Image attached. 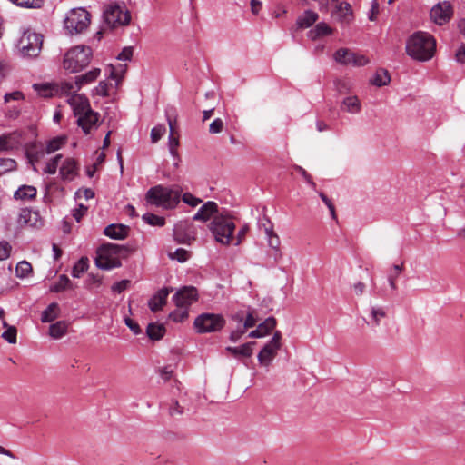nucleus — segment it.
<instances>
[{
    "label": "nucleus",
    "mask_w": 465,
    "mask_h": 465,
    "mask_svg": "<svg viewBox=\"0 0 465 465\" xmlns=\"http://www.w3.org/2000/svg\"><path fill=\"white\" fill-rule=\"evenodd\" d=\"M436 50V40L425 32L412 34L406 42V53L411 58L425 62L430 60Z\"/></svg>",
    "instance_id": "1"
},
{
    "label": "nucleus",
    "mask_w": 465,
    "mask_h": 465,
    "mask_svg": "<svg viewBox=\"0 0 465 465\" xmlns=\"http://www.w3.org/2000/svg\"><path fill=\"white\" fill-rule=\"evenodd\" d=\"M181 193L182 190L178 185H155L147 191L145 200L149 204L171 210L180 203Z\"/></svg>",
    "instance_id": "2"
},
{
    "label": "nucleus",
    "mask_w": 465,
    "mask_h": 465,
    "mask_svg": "<svg viewBox=\"0 0 465 465\" xmlns=\"http://www.w3.org/2000/svg\"><path fill=\"white\" fill-rule=\"evenodd\" d=\"M128 249L124 245L115 243L103 244L97 250L95 264L103 270H111L122 265L121 260L126 258Z\"/></svg>",
    "instance_id": "3"
},
{
    "label": "nucleus",
    "mask_w": 465,
    "mask_h": 465,
    "mask_svg": "<svg viewBox=\"0 0 465 465\" xmlns=\"http://www.w3.org/2000/svg\"><path fill=\"white\" fill-rule=\"evenodd\" d=\"M208 227L215 241L221 244L229 245L234 240L235 223L233 217L226 211L214 215Z\"/></svg>",
    "instance_id": "4"
},
{
    "label": "nucleus",
    "mask_w": 465,
    "mask_h": 465,
    "mask_svg": "<svg viewBox=\"0 0 465 465\" xmlns=\"http://www.w3.org/2000/svg\"><path fill=\"white\" fill-rule=\"evenodd\" d=\"M69 102L74 108L75 116L77 117V124L85 134H89L94 126H96L99 114L93 111L90 107L87 98L74 94Z\"/></svg>",
    "instance_id": "5"
},
{
    "label": "nucleus",
    "mask_w": 465,
    "mask_h": 465,
    "mask_svg": "<svg viewBox=\"0 0 465 465\" xmlns=\"http://www.w3.org/2000/svg\"><path fill=\"white\" fill-rule=\"evenodd\" d=\"M232 320L237 323L236 328L230 334V341L233 343L247 339V330L255 326L258 322L256 311L251 308L237 312L232 316Z\"/></svg>",
    "instance_id": "6"
},
{
    "label": "nucleus",
    "mask_w": 465,
    "mask_h": 465,
    "mask_svg": "<svg viewBox=\"0 0 465 465\" xmlns=\"http://www.w3.org/2000/svg\"><path fill=\"white\" fill-rule=\"evenodd\" d=\"M92 50L88 46H75L64 54V68L70 73H76L87 66L91 61Z\"/></svg>",
    "instance_id": "7"
},
{
    "label": "nucleus",
    "mask_w": 465,
    "mask_h": 465,
    "mask_svg": "<svg viewBox=\"0 0 465 465\" xmlns=\"http://www.w3.org/2000/svg\"><path fill=\"white\" fill-rule=\"evenodd\" d=\"M90 14L84 8H76L71 10L64 21V29L70 35L82 34L90 25Z\"/></svg>",
    "instance_id": "8"
},
{
    "label": "nucleus",
    "mask_w": 465,
    "mask_h": 465,
    "mask_svg": "<svg viewBox=\"0 0 465 465\" xmlns=\"http://www.w3.org/2000/svg\"><path fill=\"white\" fill-rule=\"evenodd\" d=\"M43 36L31 31H25L20 37L17 47L22 56L35 58L41 52Z\"/></svg>",
    "instance_id": "9"
},
{
    "label": "nucleus",
    "mask_w": 465,
    "mask_h": 465,
    "mask_svg": "<svg viewBox=\"0 0 465 465\" xmlns=\"http://www.w3.org/2000/svg\"><path fill=\"white\" fill-rule=\"evenodd\" d=\"M225 324L223 317L215 313H202L194 320L193 326L197 332L207 333L218 331Z\"/></svg>",
    "instance_id": "10"
},
{
    "label": "nucleus",
    "mask_w": 465,
    "mask_h": 465,
    "mask_svg": "<svg viewBox=\"0 0 465 465\" xmlns=\"http://www.w3.org/2000/svg\"><path fill=\"white\" fill-rule=\"evenodd\" d=\"M104 22L110 27H116L120 25H126L131 20L128 11H124L122 6L116 3L107 4L104 8Z\"/></svg>",
    "instance_id": "11"
},
{
    "label": "nucleus",
    "mask_w": 465,
    "mask_h": 465,
    "mask_svg": "<svg viewBox=\"0 0 465 465\" xmlns=\"http://www.w3.org/2000/svg\"><path fill=\"white\" fill-rule=\"evenodd\" d=\"M173 240L180 244H191L196 238L194 226L185 221L176 223L173 230Z\"/></svg>",
    "instance_id": "12"
},
{
    "label": "nucleus",
    "mask_w": 465,
    "mask_h": 465,
    "mask_svg": "<svg viewBox=\"0 0 465 465\" xmlns=\"http://www.w3.org/2000/svg\"><path fill=\"white\" fill-rule=\"evenodd\" d=\"M430 15L435 24L442 25L451 19L453 8L451 4L448 1L440 2L431 8Z\"/></svg>",
    "instance_id": "13"
},
{
    "label": "nucleus",
    "mask_w": 465,
    "mask_h": 465,
    "mask_svg": "<svg viewBox=\"0 0 465 465\" xmlns=\"http://www.w3.org/2000/svg\"><path fill=\"white\" fill-rule=\"evenodd\" d=\"M197 299V289L193 286H185L180 289L173 297V301L178 308H188Z\"/></svg>",
    "instance_id": "14"
},
{
    "label": "nucleus",
    "mask_w": 465,
    "mask_h": 465,
    "mask_svg": "<svg viewBox=\"0 0 465 465\" xmlns=\"http://www.w3.org/2000/svg\"><path fill=\"white\" fill-rule=\"evenodd\" d=\"M165 115H166V120H167V123L169 125V130H170L169 138H168V147H172V148L178 147L179 146V138L175 137V133H176L175 128H176V124H177V121H176L177 114H176L175 108H173V107L167 108L165 110Z\"/></svg>",
    "instance_id": "15"
},
{
    "label": "nucleus",
    "mask_w": 465,
    "mask_h": 465,
    "mask_svg": "<svg viewBox=\"0 0 465 465\" xmlns=\"http://www.w3.org/2000/svg\"><path fill=\"white\" fill-rule=\"evenodd\" d=\"M217 213H221L218 209V204L215 202L208 201L200 207L193 215V220L206 222L210 218H213Z\"/></svg>",
    "instance_id": "16"
},
{
    "label": "nucleus",
    "mask_w": 465,
    "mask_h": 465,
    "mask_svg": "<svg viewBox=\"0 0 465 465\" xmlns=\"http://www.w3.org/2000/svg\"><path fill=\"white\" fill-rule=\"evenodd\" d=\"M17 223L19 226H31L37 227L41 224L40 215L38 212L32 211L31 209L25 208L22 209Z\"/></svg>",
    "instance_id": "17"
},
{
    "label": "nucleus",
    "mask_w": 465,
    "mask_h": 465,
    "mask_svg": "<svg viewBox=\"0 0 465 465\" xmlns=\"http://www.w3.org/2000/svg\"><path fill=\"white\" fill-rule=\"evenodd\" d=\"M170 291L167 288L161 289L149 300L148 306L152 312H155L163 308L166 303Z\"/></svg>",
    "instance_id": "18"
},
{
    "label": "nucleus",
    "mask_w": 465,
    "mask_h": 465,
    "mask_svg": "<svg viewBox=\"0 0 465 465\" xmlns=\"http://www.w3.org/2000/svg\"><path fill=\"white\" fill-rule=\"evenodd\" d=\"M20 134L16 132L0 136V151H9L20 145Z\"/></svg>",
    "instance_id": "19"
},
{
    "label": "nucleus",
    "mask_w": 465,
    "mask_h": 465,
    "mask_svg": "<svg viewBox=\"0 0 465 465\" xmlns=\"http://www.w3.org/2000/svg\"><path fill=\"white\" fill-rule=\"evenodd\" d=\"M276 325V321L272 317L267 318L263 322L260 323L256 330L247 334L246 338H258L265 336L269 331H272Z\"/></svg>",
    "instance_id": "20"
},
{
    "label": "nucleus",
    "mask_w": 465,
    "mask_h": 465,
    "mask_svg": "<svg viewBox=\"0 0 465 465\" xmlns=\"http://www.w3.org/2000/svg\"><path fill=\"white\" fill-rule=\"evenodd\" d=\"M77 163L72 158H67L60 167V175L62 179L72 181L77 174Z\"/></svg>",
    "instance_id": "21"
},
{
    "label": "nucleus",
    "mask_w": 465,
    "mask_h": 465,
    "mask_svg": "<svg viewBox=\"0 0 465 465\" xmlns=\"http://www.w3.org/2000/svg\"><path fill=\"white\" fill-rule=\"evenodd\" d=\"M129 227L123 224H110L104 230V233L112 239L123 240L128 235Z\"/></svg>",
    "instance_id": "22"
},
{
    "label": "nucleus",
    "mask_w": 465,
    "mask_h": 465,
    "mask_svg": "<svg viewBox=\"0 0 465 465\" xmlns=\"http://www.w3.org/2000/svg\"><path fill=\"white\" fill-rule=\"evenodd\" d=\"M341 110L350 114H359L361 110V104L355 95L343 98L341 104Z\"/></svg>",
    "instance_id": "23"
},
{
    "label": "nucleus",
    "mask_w": 465,
    "mask_h": 465,
    "mask_svg": "<svg viewBox=\"0 0 465 465\" xmlns=\"http://www.w3.org/2000/svg\"><path fill=\"white\" fill-rule=\"evenodd\" d=\"M33 88L43 97H51L59 94L58 84H34Z\"/></svg>",
    "instance_id": "24"
},
{
    "label": "nucleus",
    "mask_w": 465,
    "mask_h": 465,
    "mask_svg": "<svg viewBox=\"0 0 465 465\" xmlns=\"http://www.w3.org/2000/svg\"><path fill=\"white\" fill-rule=\"evenodd\" d=\"M318 19V15L311 10L305 11L297 18L296 25L298 29H306L312 26Z\"/></svg>",
    "instance_id": "25"
},
{
    "label": "nucleus",
    "mask_w": 465,
    "mask_h": 465,
    "mask_svg": "<svg viewBox=\"0 0 465 465\" xmlns=\"http://www.w3.org/2000/svg\"><path fill=\"white\" fill-rule=\"evenodd\" d=\"M100 73L101 71L99 68H94L84 74L75 76L76 89H81L82 86L96 80V78L100 75Z\"/></svg>",
    "instance_id": "26"
},
{
    "label": "nucleus",
    "mask_w": 465,
    "mask_h": 465,
    "mask_svg": "<svg viewBox=\"0 0 465 465\" xmlns=\"http://www.w3.org/2000/svg\"><path fill=\"white\" fill-rule=\"evenodd\" d=\"M353 58L354 53L346 48H341L334 54L335 61L345 65H353Z\"/></svg>",
    "instance_id": "27"
},
{
    "label": "nucleus",
    "mask_w": 465,
    "mask_h": 465,
    "mask_svg": "<svg viewBox=\"0 0 465 465\" xmlns=\"http://www.w3.org/2000/svg\"><path fill=\"white\" fill-rule=\"evenodd\" d=\"M36 193L37 191L35 187L30 185H22L15 191L14 197L19 200H31L35 197Z\"/></svg>",
    "instance_id": "28"
},
{
    "label": "nucleus",
    "mask_w": 465,
    "mask_h": 465,
    "mask_svg": "<svg viewBox=\"0 0 465 465\" xmlns=\"http://www.w3.org/2000/svg\"><path fill=\"white\" fill-rule=\"evenodd\" d=\"M146 333L151 340L159 341L165 333V328L160 323H149L146 328Z\"/></svg>",
    "instance_id": "29"
},
{
    "label": "nucleus",
    "mask_w": 465,
    "mask_h": 465,
    "mask_svg": "<svg viewBox=\"0 0 465 465\" xmlns=\"http://www.w3.org/2000/svg\"><path fill=\"white\" fill-rule=\"evenodd\" d=\"M253 351H229L230 356L242 361L247 367H253L252 361Z\"/></svg>",
    "instance_id": "30"
},
{
    "label": "nucleus",
    "mask_w": 465,
    "mask_h": 465,
    "mask_svg": "<svg viewBox=\"0 0 465 465\" xmlns=\"http://www.w3.org/2000/svg\"><path fill=\"white\" fill-rule=\"evenodd\" d=\"M330 34H331V28L325 23H319L313 29L309 31L308 36L311 39L315 40L318 37Z\"/></svg>",
    "instance_id": "31"
},
{
    "label": "nucleus",
    "mask_w": 465,
    "mask_h": 465,
    "mask_svg": "<svg viewBox=\"0 0 465 465\" xmlns=\"http://www.w3.org/2000/svg\"><path fill=\"white\" fill-rule=\"evenodd\" d=\"M352 15L351 6L347 2H341L340 3L338 8H337V15L339 18L344 22L348 23L351 19V16Z\"/></svg>",
    "instance_id": "32"
},
{
    "label": "nucleus",
    "mask_w": 465,
    "mask_h": 465,
    "mask_svg": "<svg viewBox=\"0 0 465 465\" xmlns=\"http://www.w3.org/2000/svg\"><path fill=\"white\" fill-rule=\"evenodd\" d=\"M67 330V324L64 322H57L50 325L49 333L54 339L61 338Z\"/></svg>",
    "instance_id": "33"
},
{
    "label": "nucleus",
    "mask_w": 465,
    "mask_h": 465,
    "mask_svg": "<svg viewBox=\"0 0 465 465\" xmlns=\"http://www.w3.org/2000/svg\"><path fill=\"white\" fill-rule=\"evenodd\" d=\"M58 304L55 302L51 303L46 310H45L41 316L43 322H51L57 317Z\"/></svg>",
    "instance_id": "34"
},
{
    "label": "nucleus",
    "mask_w": 465,
    "mask_h": 465,
    "mask_svg": "<svg viewBox=\"0 0 465 465\" xmlns=\"http://www.w3.org/2000/svg\"><path fill=\"white\" fill-rule=\"evenodd\" d=\"M391 81L390 74L387 70L381 69L377 71L374 78L371 80L372 84L376 86L387 85Z\"/></svg>",
    "instance_id": "35"
},
{
    "label": "nucleus",
    "mask_w": 465,
    "mask_h": 465,
    "mask_svg": "<svg viewBox=\"0 0 465 465\" xmlns=\"http://www.w3.org/2000/svg\"><path fill=\"white\" fill-rule=\"evenodd\" d=\"M276 356V351H259L258 362L261 366L267 367Z\"/></svg>",
    "instance_id": "36"
},
{
    "label": "nucleus",
    "mask_w": 465,
    "mask_h": 465,
    "mask_svg": "<svg viewBox=\"0 0 465 465\" xmlns=\"http://www.w3.org/2000/svg\"><path fill=\"white\" fill-rule=\"evenodd\" d=\"M88 259L86 257H82L73 267L72 276L74 278H80L82 274L87 271Z\"/></svg>",
    "instance_id": "37"
},
{
    "label": "nucleus",
    "mask_w": 465,
    "mask_h": 465,
    "mask_svg": "<svg viewBox=\"0 0 465 465\" xmlns=\"http://www.w3.org/2000/svg\"><path fill=\"white\" fill-rule=\"evenodd\" d=\"M70 288H72L70 279L65 274H62L59 276L57 282L51 287V291L60 292Z\"/></svg>",
    "instance_id": "38"
},
{
    "label": "nucleus",
    "mask_w": 465,
    "mask_h": 465,
    "mask_svg": "<svg viewBox=\"0 0 465 465\" xmlns=\"http://www.w3.org/2000/svg\"><path fill=\"white\" fill-rule=\"evenodd\" d=\"M142 218L146 223L152 226L163 227L165 224V219L163 217L151 213H144Z\"/></svg>",
    "instance_id": "39"
},
{
    "label": "nucleus",
    "mask_w": 465,
    "mask_h": 465,
    "mask_svg": "<svg viewBox=\"0 0 465 465\" xmlns=\"http://www.w3.org/2000/svg\"><path fill=\"white\" fill-rule=\"evenodd\" d=\"M59 86V94H70L73 93H76L79 89H76L75 80L74 82L71 81H63L58 84Z\"/></svg>",
    "instance_id": "40"
},
{
    "label": "nucleus",
    "mask_w": 465,
    "mask_h": 465,
    "mask_svg": "<svg viewBox=\"0 0 465 465\" xmlns=\"http://www.w3.org/2000/svg\"><path fill=\"white\" fill-rule=\"evenodd\" d=\"M32 272V265L26 261L19 262L15 268L16 276L25 278Z\"/></svg>",
    "instance_id": "41"
},
{
    "label": "nucleus",
    "mask_w": 465,
    "mask_h": 465,
    "mask_svg": "<svg viewBox=\"0 0 465 465\" xmlns=\"http://www.w3.org/2000/svg\"><path fill=\"white\" fill-rule=\"evenodd\" d=\"M65 143V139L64 137H55L50 140L45 148L46 153H52L57 150H59Z\"/></svg>",
    "instance_id": "42"
},
{
    "label": "nucleus",
    "mask_w": 465,
    "mask_h": 465,
    "mask_svg": "<svg viewBox=\"0 0 465 465\" xmlns=\"http://www.w3.org/2000/svg\"><path fill=\"white\" fill-rule=\"evenodd\" d=\"M16 169V162L11 158L0 159V176Z\"/></svg>",
    "instance_id": "43"
},
{
    "label": "nucleus",
    "mask_w": 465,
    "mask_h": 465,
    "mask_svg": "<svg viewBox=\"0 0 465 465\" xmlns=\"http://www.w3.org/2000/svg\"><path fill=\"white\" fill-rule=\"evenodd\" d=\"M14 4L18 6L26 7V8H40L44 0H10Z\"/></svg>",
    "instance_id": "44"
},
{
    "label": "nucleus",
    "mask_w": 465,
    "mask_h": 465,
    "mask_svg": "<svg viewBox=\"0 0 465 465\" xmlns=\"http://www.w3.org/2000/svg\"><path fill=\"white\" fill-rule=\"evenodd\" d=\"M169 318L175 322H182L188 318L187 308H178L169 314Z\"/></svg>",
    "instance_id": "45"
},
{
    "label": "nucleus",
    "mask_w": 465,
    "mask_h": 465,
    "mask_svg": "<svg viewBox=\"0 0 465 465\" xmlns=\"http://www.w3.org/2000/svg\"><path fill=\"white\" fill-rule=\"evenodd\" d=\"M371 323L373 326L380 325V321L381 318L386 316V312L381 307H372L371 311Z\"/></svg>",
    "instance_id": "46"
},
{
    "label": "nucleus",
    "mask_w": 465,
    "mask_h": 465,
    "mask_svg": "<svg viewBox=\"0 0 465 465\" xmlns=\"http://www.w3.org/2000/svg\"><path fill=\"white\" fill-rule=\"evenodd\" d=\"M62 158L61 154L55 155L54 158H52L47 163L44 170L45 173L48 174H54L57 171L59 162Z\"/></svg>",
    "instance_id": "47"
},
{
    "label": "nucleus",
    "mask_w": 465,
    "mask_h": 465,
    "mask_svg": "<svg viewBox=\"0 0 465 465\" xmlns=\"http://www.w3.org/2000/svg\"><path fill=\"white\" fill-rule=\"evenodd\" d=\"M402 269H403V264H400V265L395 264V265H393L392 272L388 277V281H389L390 286H391V288L392 290H396L397 289L396 279L399 276V274L401 272Z\"/></svg>",
    "instance_id": "48"
},
{
    "label": "nucleus",
    "mask_w": 465,
    "mask_h": 465,
    "mask_svg": "<svg viewBox=\"0 0 465 465\" xmlns=\"http://www.w3.org/2000/svg\"><path fill=\"white\" fill-rule=\"evenodd\" d=\"M43 154H44V152H38L36 150L35 143H32L26 149V155H27L30 163H34L35 162H37Z\"/></svg>",
    "instance_id": "49"
},
{
    "label": "nucleus",
    "mask_w": 465,
    "mask_h": 465,
    "mask_svg": "<svg viewBox=\"0 0 465 465\" xmlns=\"http://www.w3.org/2000/svg\"><path fill=\"white\" fill-rule=\"evenodd\" d=\"M166 128L163 124H158L151 130V141L153 143H157L165 134Z\"/></svg>",
    "instance_id": "50"
},
{
    "label": "nucleus",
    "mask_w": 465,
    "mask_h": 465,
    "mask_svg": "<svg viewBox=\"0 0 465 465\" xmlns=\"http://www.w3.org/2000/svg\"><path fill=\"white\" fill-rule=\"evenodd\" d=\"M189 256V252L183 248H178L174 252L169 254L171 259L177 260L179 262H184Z\"/></svg>",
    "instance_id": "51"
},
{
    "label": "nucleus",
    "mask_w": 465,
    "mask_h": 465,
    "mask_svg": "<svg viewBox=\"0 0 465 465\" xmlns=\"http://www.w3.org/2000/svg\"><path fill=\"white\" fill-rule=\"evenodd\" d=\"M12 251V246L6 241L0 242V262L9 258Z\"/></svg>",
    "instance_id": "52"
},
{
    "label": "nucleus",
    "mask_w": 465,
    "mask_h": 465,
    "mask_svg": "<svg viewBox=\"0 0 465 465\" xmlns=\"http://www.w3.org/2000/svg\"><path fill=\"white\" fill-rule=\"evenodd\" d=\"M16 332L15 327L10 326L3 332L2 337L9 343H15Z\"/></svg>",
    "instance_id": "53"
},
{
    "label": "nucleus",
    "mask_w": 465,
    "mask_h": 465,
    "mask_svg": "<svg viewBox=\"0 0 465 465\" xmlns=\"http://www.w3.org/2000/svg\"><path fill=\"white\" fill-rule=\"evenodd\" d=\"M248 231H249V225L244 224L243 226H242L241 229L238 231L236 237H234V240L232 241V243L236 246L240 245L242 242V241L244 240Z\"/></svg>",
    "instance_id": "54"
},
{
    "label": "nucleus",
    "mask_w": 465,
    "mask_h": 465,
    "mask_svg": "<svg viewBox=\"0 0 465 465\" xmlns=\"http://www.w3.org/2000/svg\"><path fill=\"white\" fill-rule=\"evenodd\" d=\"M294 170L297 171L305 180V182L312 186V188H316V183L312 181V176L307 173L305 169L302 166L295 165Z\"/></svg>",
    "instance_id": "55"
},
{
    "label": "nucleus",
    "mask_w": 465,
    "mask_h": 465,
    "mask_svg": "<svg viewBox=\"0 0 465 465\" xmlns=\"http://www.w3.org/2000/svg\"><path fill=\"white\" fill-rule=\"evenodd\" d=\"M281 334L279 332L274 333L273 337L271 340L270 343L263 344L261 349H279L281 346Z\"/></svg>",
    "instance_id": "56"
},
{
    "label": "nucleus",
    "mask_w": 465,
    "mask_h": 465,
    "mask_svg": "<svg viewBox=\"0 0 465 465\" xmlns=\"http://www.w3.org/2000/svg\"><path fill=\"white\" fill-rule=\"evenodd\" d=\"M182 199H183V203H185L186 204H188L192 207H195L196 205H198L199 203H202V200L200 198L193 196L190 193H183L182 196Z\"/></svg>",
    "instance_id": "57"
},
{
    "label": "nucleus",
    "mask_w": 465,
    "mask_h": 465,
    "mask_svg": "<svg viewBox=\"0 0 465 465\" xmlns=\"http://www.w3.org/2000/svg\"><path fill=\"white\" fill-rule=\"evenodd\" d=\"M223 128V122L221 118L214 119L209 126V132L211 134H219Z\"/></svg>",
    "instance_id": "58"
},
{
    "label": "nucleus",
    "mask_w": 465,
    "mask_h": 465,
    "mask_svg": "<svg viewBox=\"0 0 465 465\" xmlns=\"http://www.w3.org/2000/svg\"><path fill=\"white\" fill-rule=\"evenodd\" d=\"M160 376L162 377V379L164 381H169L172 376H173V368L172 367V365H167V366H164L163 368H160L159 371H158Z\"/></svg>",
    "instance_id": "59"
},
{
    "label": "nucleus",
    "mask_w": 465,
    "mask_h": 465,
    "mask_svg": "<svg viewBox=\"0 0 465 465\" xmlns=\"http://www.w3.org/2000/svg\"><path fill=\"white\" fill-rule=\"evenodd\" d=\"M87 212V207L84 204H79L78 208L73 210V217L76 222H80L84 215H85Z\"/></svg>",
    "instance_id": "60"
},
{
    "label": "nucleus",
    "mask_w": 465,
    "mask_h": 465,
    "mask_svg": "<svg viewBox=\"0 0 465 465\" xmlns=\"http://www.w3.org/2000/svg\"><path fill=\"white\" fill-rule=\"evenodd\" d=\"M23 99H24V94L20 91H15L12 93H8V94H5L4 96V100L5 103H9L12 100L18 101V100H23Z\"/></svg>",
    "instance_id": "61"
},
{
    "label": "nucleus",
    "mask_w": 465,
    "mask_h": 465,
    "mask_svg": "<svg viewBox=\"0 0 465 465\" xmlns=\"http://www.w3.org/2000/svg\"><path fill=\"white\" fill-rule=\"evenodd\" d=\"M169 413L171 416L182 415L183 413V408L177 401H173L170 406Z\"/></svg>",
    "instance_id": "62"
},
{
    "label": "nucleus",
    "mask_w": 465,
    "mask_h": 465,
    "mask_svg": "<svg viewBox=\"0 0 465 465\" xmlns=\"http://www.w3.org/2000/svg\"><path fill=\"white\" fill-rule=\"evenodd\" d=\"M133 56V48L124 47L118 54L117 59L121 61H130Z\"/></svg>",
    "instance_id": "63"
},
{
    "label": "nucleus",
    "mask_w": 465,
    "mask_h": 465,
    "mask_svg": "<svg viewBox=\"0 0 465 465\" xmlns=\"http://www.w3.org/2000/svg\"><path fill=\"white\" fill-rule=\"evenodd\" d=\"M130 284V281L129 280H123V281H120V282H115L113 286H112V290L114 292H122L123 291H124L125 289H127V287L129 286Z\"/></svg>",
    "instance_id": "64"
}]
</instances>
